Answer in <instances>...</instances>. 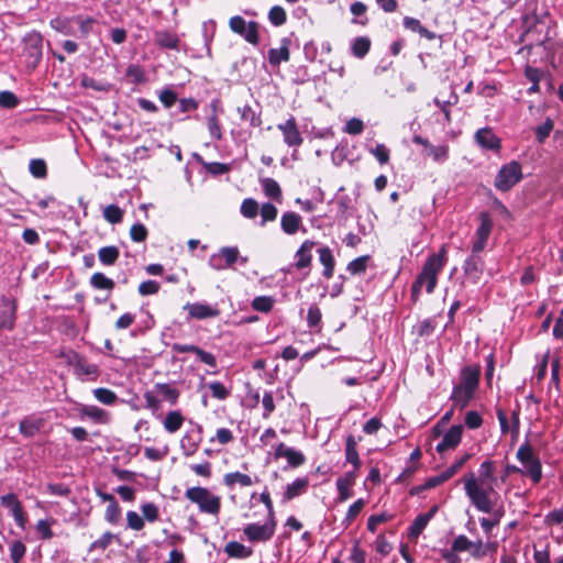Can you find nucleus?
Here are the masks:
<instances>
[{
  "instance_id": "nucleus-7",
  "label": "nucleus",
  "mask_w": 563,
  "mask_h": 563,
  "mask_svg": "<svg viewBox=\"0 0 563 563\" xmlns=\"http://www.w3.org/2000/svg\"><path fill=\"white\" fill-rule=\"evenodd\" d=\"M522 178L521 165L511 161L499 169L495 178V187L500 191H508Z\"/></svg>"
},
{
  "instance_id": "nucleus-55",
  "label": "nucleus",
  "mask_w": 563,
  "mask_h": 563,
  "mask_svg": "<svg viewBox=\"0 0 563 563\" xmlns=\"http://www.w3.org/2000/svg\"><path fill=\"white\" fill-rule=\"evenodd\" d=\"M459 96L452 91L448 100H440L439 98L434 99V103L437 107L441 109V111L444 113L445 119L450 120V110L449 107L457 103Z\"/></svg>"
},
{
  "instance_id": "nucleus-62",
  "label": "nucleus",
  "mask_w": 563,
  "mask_h": 563,
  "mask_svg": "<svg viewBox=\"0 0 563 563\" xmlns=\"http://www.w3.org/2000/svg\"><path fill=\"white\" fill-rule=\"evenodd\" d=\"M114 536L110 531L104 532L99 539L93 541L90 545V551L92 550H106L112 542Z\"/></svg>"
},
{
  "instance_id": "nucleus-12",
  "label": "nucleus",
  "mask_w": 563,
  "mask_h": 563,
  "mask_svg": "<svg viewBox=\"0 0 563 563\" xmlns=\"http://www.w3.org/2000/svg\"><path fill=\"white\" fill-rule=\"evenodd\" d=\"M452 550L455 552L468 551L472 556L476 559H481L486 555V547L482 540L471 541L463 534H460L454 539Z\"/></svg>"
},
{
  "instance_id": "nucleus-53",
  "label": "nucleus",
  "mask_w": 563,
  "mask_h": 563,
  "mask_svg": "<svg viewBox=\"0 0 563 563\" xmlns=\"http://www.w3.org/2000/svg\"><path fill=\"white\" fill-rule=\"evenodd\" d=\"M258 211L262 217V225H265L266 222L274 221L278 214L277 208L271 202L263 203Z\"/></svg>"
},
{
  "instance_id": "nucleus-40",
  "label": "nucleus",
  "mask_w": 563,
  "mask_h": 563,
  "mask_svg": "<svg viewBox=\"0 0 563 563\" xmlns=\"http://www.w3.org/2000/svg\"><path fill=\"white\" fill-rule=\"evenodd\" d=\"M95 398L107 406H112L117 402L118 396L109 388L99 387L92 390Z\"/></svg>"
},
{
  "instance_id": "nucleus-24",
  "label": "nucleus",
  "mask_w": 563,
  "mask_h": 563,
  "mask_svg": "<svg viewBox=\"0 0 563 563\" xmlns=\"http://www.w3.org/2000/svg\"><path fill=\"white\" fill-rule=\"evenodd\" d=\"M309 487L308 477H298L294 482L289 483L283 494V500L289 501L298 496L303 495Z\"/></svg>"
},
{
  "instance_id": "nucleus-2",
  "label": "nucleus",
  "mask_w": 563,
  "mask_h": 563,
  "mask_svg": "<svg viewBox=\"0 0 563 563\" xmlns=\"http://www.w3.org/2000/svg\"><path fill=\"white\" fill-rule=\"evenodd\" d=\"M446 264V251L444 247L438 253L430 254L421 272L411 285V300L417 302L420 298L421 290L424 287L428 294H432L438 284V276Z\"/></svg>"
},
{
  "instance_id": "nucleus-64",
  "label": "nucleus",
  "mask_w": 563,
  "mask_h": 563,
  "mask_svg": "<svg viewBox=\"0 0 563 563\" xmlns=\"http://www.w3.org/2000/svg\"><path fill=\"white\" fill-rule=\"evenodd\" d=\"M553 130V122L550 119H547L541 125L536 129V137L539 143H543L544 140L550 135Z\"/></svg>"
},
{
  "instance_id": "nucleus-42",
  "label": "nucleus",
  "mask_w": 563,
  "mask_h": 563,
  "mask_svg": "<svg viewBox=\"0 0 563 563\" xmlns=\"http://www.w3.org/2000/svg\"><path fill=\"white\" fill-rule=\"evenodd\" d=\"M90 285L96 289L112 290L114 282L103 273H95L90 278Z\"/></svg>"
},
{
  "instance_id": "nucleus-18",
  "label": "nucleus",
  "mask_w": 563,
  "mask_h": 563,
  "mask_svg": "<svg viewBox=\"0 0 563 563\" xmlns=\"http://www.w3.org/2000/svg\"><path fill=\"white\" fill-rule=\"evenodd\" d=\"M462 434L463 427L461 424L452 426L437 444V452L442 453L448 450H454L460 444Z\"/></svg>"
},
{
  "instance_id": "nucleus-44",
  "label": "nucleus",
  "mask_w": 563,
  "mask_h": 563,
  "mask_svg": "<svg viewBox=\"0 0 563 563\" xmlns=\"http://www.w3.org/2000/svg\"><path fill=\"white\" fill-rule=\"evenodd\" d=\"M42 423L40 420H35L32 418H24L20 422V432L25 437L34 435L41 428Z\"/></svg>"
},
{
  "instance_id": "nucleus-36",
  "label": "nucleus",
  "mask_w": 563,
  "mask_h": 563,
  "mask_svg": "<svg viewBox=\"0 0 563 563\" xmlns=\"http://www.w3.org/2000/svg\"><path fill=\"white\" fill-rule=\"evenodd\" d=\"M15 322V309L14 307L5 302L3 308L0 310V331L12 330Z\"/></svg>"
},
{
  "instance_id": "nucleus-25",
  "label": "nucleus",
  "mask_w": 563,
  "mask_h": 563,
  "mask_svg": "<svg viewBox=\"0 0 563 563\" xmlns=\"http://www.w3.org/2000/svg\"><path fill=\"white\" fill-rule=\"evenodd\" d=\"M257 482L258 478L256 476L253 478L252 476L240 472L227 473L223 476L224 485L231 489L234 488L235 485L249 487Z\"/></svg>"
},
{
  "instance_id": "nucleus-6",
  "label": "nucleus",
  "mask_w": 563,
  "mask_h": 563,
  "mask_svg": "<svg viewBox=\"0 0 563 563\" xmlns=\"http://www.w3.org/2000/svg\"><path fill=\"white\" fill-rule=\"evenodd\" d=\"M66 363L73 367L74 374L80 380H96L100 375L97 364L89 363L84 356L70 351L65 354Z\"/></svg>"
},
{
  "instance_id": "nucleus-21",
  "label": "nucleus",
  "mask_w": 563,
  "mask_h": 563,
  "mask_svg": "<svg viewBox=\"0 0 563 563\" xmlns=\"http://www.w3.org/2000/svg\"><path fill=\"white\" fill-rule=\"evenodd\" d=\"M280 228L283 232L288 235L296 234L300 229H302L303 232L306 231V229L302 228V218L294 211H286L282 214Z\"/></svg>"
},
{
  "instance_id": "nucleus-8",
  "label": "nucleus",
  "mask_w": 563,
  "mask_h": 563,
  "mask_svg": "<svg viewBox=\"0 0 563 563\" xmlns=\"http://www.w3.org/2000/svg\"><path fill=\"white\" fill-rule=\"evenodd\" d=\"M229 26L232 32L242 36L250 44H258V23L255 21H245L240 15H234L229 21Z\"/></svg>"
},
{
  "instance_id": "nucleus-5",
  "label": "nucleus",
  "mask_w": 563,
  "mask_h": 563,
  "mask_svg": "<svg viewBox=\"0 0 563 563\" xmlns=\"http://www.w3.org/2000/svg\"><path fill=\"white\" fill-rule=\"evenodd\" d=\"M185 497L196 504L201 512L218 515L221 508V498L213 495L206 487H191L185 492Z\"/></svg>"
},
{
  "instance_id": "nucleus-41",
  "label": "nucleus",
  "mask_w": 563,
  "mask_h": 563,
  "mask_svg": "<svg viewBox=\"0 0 563 563\" xmlns=\"http://www.w3.org/2000/svg\"><path fill=\"white\" fill-rule=\"evenodd\" d=\"M155 389L165 400L175 405L179 397V391L169 384H156Z\"/></svg>"
},
{
  "instance_id": "nucleus-32",
  "label": "nucleus",
  "mask_w": 563,
  "mask_h": 563,
  "mask_svg": "<svg viewBox=\"0 0 563 563\" xmlns=\"http://www.w3.org/2000/svg\"><path fill=\"white\" fill-rule=\"evenodd\" d=\"M238 112L242 121H246L251 126L257 128L262 124L261 112L253 109L250 104L238 108Z\"/></svg>"
},
{
  "instance_id": "nucleus-3",
  "label": "nucleus",
  "mask_w": 563,
  "mask_h": 563,
  "mask_svg": "<svg viewBox=\"0 0 563 563\" xmlns=\"http://www.w3.org/2000/svg\"><path fill=\"white\" fill-rule=\"evenodd\" d=\"M481 368L478 366H465L461 371V380L454 386L451 400L460 409L465 408L473 398L479 383Z\"/></svg>"
},
{
  "instance_id": "nucleus-48",
  "label": "nucleus",
  "mask_w": 563,
  "mask_h": 563,
  "mask_svg": "<svg viewBox=\"0 0 563 563\" xmlns=\"http://www.w3.org/2000/svg\"><path fill=\"white\" fill-rule=\"evenodd\" d=\"M26 553L25 544L20 540L10 543V558L12 563H20Z\"/></svg>"
},
{
  "instance_id": "nucleus-39",
  "label": "nucleus",
  "mask_w": 563,
  "mask_h": 563,
  "mask_svg": "<svg viewBox=\"0 0 563 563\" xmlns=\"http://www.w3.org/2000/svg\"><path fill=\"white\" fill-rule=\"evenodd\" d=\"M74 23V16L73 18H55L51 21V26L64 34V35H74L75 32L73 30L71 24Z\"/></svg>"
},
{
  "instance_id": "nucleus-60",
  "label": "nucleus",
  "mask_w": 563,
  "mask_h": 563,
  "mask_svg": "<svg viewBox=\"0 0 563 563\" xmlns=\"http://www.w3.org/2000/svg\"><path fill=\"white\" fill-rule=\"evenodd\" d=\"M364 130V123L361 119L358 118H352L350 119L345 125H344V129L343 131L347 134H351V135H357V134H361Z\"/></svg>"
},
{
  "instance_id": "nucleus-63",
  "label": "nucleus",
  "mask_w": 563,
  "mask_h": 563,
  "mask_svg": "<svg viewBox=\"0 0 563 563\" xmlns=\"http://www.w3.org/2000/svg\"><path fill=\"white\" fill-rule=\"evenodd\" d=\"M369 153L376 157L379 164H386L389 161L390 152L384 144H377L369 150Z\"/></svg>"
},
{
  "instance_id": "nucleus-14",
  "label": "nucleus",
  "mask_w": 563,
  "mask_h": 563,
  "mask_svg": "<svg viewBox=\"0 0 563 563\" xmlns=\"http://www.w3.org/2000/svg\"><path fill=\"white\" fill-rule=\"evenodd\" d=\"M275 459H286L290 467L296 468L305 464V454L294 448L287 446L285 443H278L274 449Z\"/></svg>"
},
{
  "instance_id": "nucleus-15",
  "label": "nucleus",
  "mask_w": 563,
  "mask_h": 563,
  "mask_svg": "<svg viewBox=\"0 0 563 563\" xmlns=\"http://www.w3.org/2000/svg\"><path fill=\"white\" fill-rule=\"evenodd\" d=\"M277 129L282 132L284 142L290 147H298L302 144L303 139L297 126L294 117H290L286 122L277 124Z\"/></svg>"
},
{
  "instance_id": "nucleus-33",
  "label": "nucleus",
  "mask_w": 563,
  "mask_h": 563,
  "mask_svg": "<svg viewBox=\"0 0 563 563\" xmlns=\"http://www.w3.org/2000/svg\"><path fill=\"white\" fill-rule=\"evenodd\" d=\"M220 256L224 261V264L229 267H232L239 260L241 264L247 263V257H241L239 249L236 246H224L220 250Z\"/></svg>"
},
{
  "instance_id": "nucleus-46",
  "label": "nucleus",
  "mask_w": 563,
  "mask_h": 563,
  "mask_svg": "<svg viewBox=\"0 0 563 563\" xmlns=\"http://www.w3.org/2000/svg\"><path fill=\"white\" fill-rule=\"evenodd\" d=\"M274 299L269 296H258L252 301V308L256 311L267 313L273 309Z\"/></svg>"
},
{
  "instance_id": "nucleus-51",
  "label": "nucleus",
  "mask_w": 563,
  "mask_h": 563,
  "mask_svg": "<svg viewBox=\"0 0 563 563\" xmlns=\"http://www.w3.org/2000/svg\"><path fill=\"white\" fill-rule=\"evenodd\" d=\"M369 47L371 41L367 37H357L353 42L352 52L356 57L362 58L367 54Z\"/></svg>"
},
{
  "instance_id": "nucleus-47",
  "label": "nucleus",
  "mask_w": 563,
  "mask_h": 563,
  "mask_svg": "<svg viewBox=\"0 0 563 563\" xmlns=\"http://www.w3.org/2000/svg\"><path fill=\"white\" fill-rule=\"evenodd\" d=\"M121 516L122 512L118 501L108 504L104 512L106 521H108L110 525H118L121 520Z\"/></svg>"
},
{
  "instance_id": "nucleus-17",
  "label": "nucleus",
  "mask_w": 563,
  "mask_h": 563,
  "mask_svg": "<svg viewBox=\"0 0 563 563\" xmlns=\"http://www.w3.org/2000/svg\"><path fill=\"white\" fill-rule=\"evenodd\" d=\"M1 505L8 508L14 518L15 523L21 528H25L26 518L21 503L14 494H7L1 497Z\"/></svg>"
},
{
  "instance_id": "nucleus-11",
  "label": "nucleus",
  "mask_w": 563,
  "mask_h": 563,
  "mask_svg": "<svg viewBox=\"0 0 563 563\" xmlns=\"http://www.w3.org/2000/svg\"><path fill=\"white\" fill-rule=\"evenodd\" d=\"M42 36L37 33L29 34L25 37L23 55L31 68H35L42 59Z\"/></svg>"
},
{
  "instance_id": "nucleus-49",
  "label": "nucleus",
  "mask_w": 563,
  "mask_h": 563,
  "mask_svg": "<svg viewBox=\"0 0 563 563\" xmlns=\"http://www.w3.org/2000/svg\"><path fill=\"white\" fill-rule=\"evenodd\" d=\"M103 218L108 222L117 224L122 221L123 211L117 205H109L103 210Z\"/></svg>"
},
{
  "instance_id": "nucleus-50",
  "label": "nucleus",
  "mask_w": 563,
  "mask_h": 563,
  "mask_svg": "<svg viewBox=\"0 0 563 563\" xmlns=\"http://www.w3.org/2000/svg\"><path fill=\"white\" fill-rule=\"evenodd\" d=\"M74 23L79 26L80 36L86 37L92 31V26L96 23L93 18H85L82 15L74 16Z\"/></svg>"
},
{
  "instance_id": "nucleus-13",
  "label": "nucleus",
  "mask_w": 563,
  "mask_h": 563,
  "mask_svg": "<svg viewBox=\"0 0 563 563\" xmlns=\"http://www.w3.org/2000/svg\"><path fill=\"white\" fill-rule=\"evenodd\" d=\"M184 309L188 312V317L195 320L217 318L220 314L217 305L207 302H188L184 306Z\"/></svg>"
},
{
  "instance_id": "nucleus-35",
  "label": "nucleus",
  "mask_w": 563,
  "mask_h": 563,
  "mask_svg": "<svg viewBox=\"0 0 563 563\" xmlns=\"http://www.w3.org/2000/svg\"><path fill=\"white\" fill-rule=\"evenodd\" d=\"M224 552L228 554V556L236 559H246L250 558L253 553L251 548H247L236 541L227 543L224 547Z\"/></svg>"
},
{
  "instance_id": "nucleus-56",
  "label": "nucleus",
  "mask_w": 563,
  "mask_h": 563,
  "mask_svg": "<svg viewBox=\"0 0 563 563\" xmlns=\"http://www.w3.org/2000/svg\"><path fill=\"white\" fill-rule=\"evenodd\" d=\"M30 173L36 178H44L47 173L46 163L41 158H34L29 165Z\"/></svg>"
},
{
  "instance_id": "nucleus-31",
  "label": "nucleus",
  "mask_w": 563,
  "mask_h": 563,
  "mask_svg": "<svg viewBox=\"0 0 563 563\" xmlns=\"http://www.w3.org/2000/svg\"><path fill=\"white\" fill-rule=\"evenodd\" d=\"M155 43L163 48L177 49L179 38L176 33L158 31L155 33Z\"/></svg>"
},
{
  "instance_id": "nucleus-10",
  "label": "nucleus",
  "mask_w": 563,
  "mask_h": 563,
  "mask_svg": "<svg viewBox=\"0 0 563 563\" xmlns=\"http://www.w3.org/2000/svg\"><path fill=\"white\" fill-rule=\"evenodd\" d=\"M479 220V227L476 229L473 238L472 253L484 251L493 230V220L487 212H481Z\"/></svg>"
},
{
  "instance_id": "nucleus-38",
  "label": "nucleus",
  "mask_w": 563,
  "mask_h": 563,
  "mask_svg": "<svg viewBox=\"0 0 563 563\" xmlns=\"http://www.w3.org/2000/svg\"><path fill=\"white\" fill-rule=\"evenodd\" d=\"M120 256L119 249L117 246H103L98 251V257L101 264L111 266L115 264Z\"/></svg>"
},
{
  "instance_id": "nucleus-23",
  "label": "nucleus",
  "mask_w": 563,
  "mask_h": 563,
  "mask_svg": "<svg viewBox=\"0 0 563 563\" xmlns=\"http://www.w3.org/2000/svg\"><path fill=\"white\" fill-rule=\"evenodd\" d=\"M211 113L207 118V128L209 131L210 136L213 140H221L222 139V130L219 121V115L222 113V110L219 107L218 101L213 100L210 103Z\"/></svg>"
},
{
  "instance_id": "nucleus-4",
  "label": "nucleus",
  "mask_w": 563,
  "mask_h": 563,
  "mask_svg": "<svg viewBox=\"0 0 563 563\" xmlns=\"http://www.w3.org/2000/svg\"><path fill=\"white\" fill-rule=\"evenodd\" d=\"M517 460L521 463V474L530 477L532 483L538 484L542 479V464L532 446L525 442L516 453Z\"/></svg>"
},
{
  "instance_id": "nucleus-29",
  "label": "nucleus",
  "mask_w": 563,
  "mask_h": 563,
  "mask_svg": "<svg viewBox=\"0 0 563 563\" xmlns=\"http://www.w3.org/2000/svg\"><path fill=\"white\" fill-rule=\"evenodd\" d=\"M79 413L81 417H88L95 422L107 423L109 421V413L97 406L84 405L79 409Z\"/></svg>"
},
{
  "instance_id": "nucleus-19",
  "label": "nucleus",
  "mask_w": 563,
  "mask_h": 563,
  "mask_svg": "<svg viewBox=\"0 0 563 563\" xmlns=\"http://www.w3.org/2000/svg\"><path fill=\"white\" fill-rule=\"evenodd\" d=\"M316 243L311 240H306L301 243L299 249L295 253V263L294 266L298 271L310 269L312 262V250Z\"/></svg>"
},
{
  "instance_id": "nucleus-1",
  "label": "nucleus",
  "mask_w": 563,
  "mask_h": 563,
  "mask_svg": "<svg viewBox=\"0 0 563 563\" xmlns=\"http://www.w3.org/2000/svg\"><path fill=\"white\" fill-rule=\"evenodd\" d=\"M497 482L495 475V463L490 460L484 461L478 468V476L470 473L464 477V489L472 505L482 512L493 511L497 496L494 485Z\"/></svg>"
},
{
  "instance_id": "nucleus-34",
  "label": "nucleus",
  "mask_w": 563,
  "mask_h": 563,
  "mask_svg": "<svg viewBox=\"0 0 563 563\" xmlns=\"http://www.w3.org/2000/svg\"><path fill=\"white\" fill-rule=\"evenodd\" d=\"M260 184L262 186V189L268 198L275 199L276 201L282 200V189L279 184L269 177L261 178Z\"/></svg>"
},
{
  "instance_id": "nucleus-26",
  "label": "nucleus",
  "mask_w": 563,
  "mask_h": 563,
  "mask_svg": "<svg viewBox=\"0 0 563 563\" xmlns=\"http://www.w3.org/2000/svg\"><path fill=\"white\" fill-rule=\"evenodd\" d=\"M435 512L437 507H433L429 512L418 515L408 529V537L410 539H417L424 530L429 521L433 518Z\"/></svg>"
},
{
  "instance_id": "nucleus-43",
  "label": "nucleus",
  "mask_w": 563,
  "mask_h": 563,
  "mask_svg": "<svg viewBox=\"0 0 563 563\" xmlns=\"http://www.w3.org/2000/svg\"><path fill=\"white\" fill-rule=\"evenodd\" d=\"M260 207L255 199L246 198L242 201L240 211L246 219H254L258 213Z\"/></svg>"
},
{
  "instance_id": "nucleus-59",
  "label": "nucleus",
  "mask_w": 563,
  "mask_h": 563,
  "mask_svg": "<svg viewBox=\"0 0 563 563\" xmlns=\"http://www.w3.org/2000/svg\"><path fill=\"white\" fill-rule=\"evenodd\" d=\"M209 389L212 397L219 400H224L230 395V390L221 382H211Z\"/></svg>"
},
{
  "instance_id": "nucleus-45",
  "label": "nucleus",
  "mask_w": 563,
  "mask_h": 563,
  "mask_svg": "<svg viewBox=\"0 0 563 563\" xmlns=\"http://www.w3.org/2000/svg\"><path fill=\"white\" fill-rule=\"evenodd\" d=\"M268 20L274 26H280L286 23L287 14L283 7L274 5L268 12Z\"/></svg>"
},
{
  "instance_id": "nucleus-27",
  "label": "nucleus",
  "mask_w": 563,
  "mask_h": 563,
  "mask_svg": "<svg viewBox=\"0 0 563 563\" xmlns=\"http://www.w3.org/2000/svg\"><path fill=\"white\" fill-rule=\"evenodd\" d=\"M476 142L484 148L497 150L500 147L499 139L489 128L479 129L475 134Z\"/></svg>"
},
{
  "instance_id": "nucleus-16",
  "label": "nucleus",
  "mask_w": 563,
  "mask_h": 563,
  "mask_svg": "<svg viewBox=\"0 0 563 563\" xmlns=\"http://www.w3.org/2000/svg\"><path fill=\"white\" fill-rule=\"evenodd\" d=\"M202 427L196 426V429L187 431L180 439V449L185 456H192L199 449L202 441Z\"/></svg>"
},
{
  "instance_id": "nucleus-58",
  "label": "nucleus",
  "mask_w": 563,
  "mask_h": 563,
  "mask_svg": "<svg viewBox=\"0 0 563 563\" xmlns=\"http://www.w3.org/2000/svg\"><path fill=\"white\" fill-rule=\"evenodd\" d=\"M416 333L419 336H429L433 333L435 329V323L433 319H424L420 322H418L415 327Z\"/></svg>"
},
{
  "instance_id": "nucleus-37",
  "label": "nucleus",
  "mask_w": 563,
  "mask_h": 563,
  "mask_svg": "<svg viewBox=\"0 0 563 563\" xmlns=\"http://www.w3.org/2000/svg\"><path fill=\"white\" fill-rule=\"evenodd\" d=\"M184 420V416L180 411H169L163 421L164 429L168 433H175L181 428Z\"/></svg>"
},
{
  "instance_id": "nucleus-30",
  "label": "nucleus",
  "mask_w": 563,
  "mask_h": 563,
  "mask_svg": "<svg viewBox=\"0 0 563 563\" xmlns=\"http://www.w3.org/2000/svg\"><path fill=\"white\" fill-rule=\"evenodd\" d=\"M319 253V261L323 265V273L322 275L325 278H331L334 273V257L332 254V251L328 247H321L318 250Z\"/></svg>"
},
{
  "instance_id": "nucleus-28",
  "label": "nucleus",
  "mask_w": 563,
  "mask_h": 563,
  "mask_svg": "<svg viewBox=\"0 0 563 563\" xmlns=\"http://www.w3.org/2000/svg\"><path fill=\"white\" fill-rule=\"evenodd\" d=\"M354 482H355L354 472H349L343 477H340L336 481L339 499L341 501H345L352 496L351 487L354 485Z\"/></svg>"
},
{
  "instance_id": "nucleus-57",
  "label": "nucleus",
  "mask_w": 563,
  "mask_h": 563,
  "mask_svg": "<svg viewBox=\"0 0 563 563\" xmlns=\"http://www.w3.org/2000/svg\"><path fill=\"white\" fill-rule=\"evenodd\" d=\"M142 515L144 520L154 522L158 519L159 510L154 503H145L141 506Z\"/></svg>"
},
{
  "instance_id": "nucleus-52",
  "label": "nucleus",
  "mask_w": 563,
  "mask_h": 563,
  "mask_svg": "<svg viewBox=\"0 0 563 563\" xmlns=\"http://www.w3.org/2000/svg\"><path fill=\"white\" fill-rule=\"evenodd\" d=\"M368 258H369V256L365 255V256H360V257L353 260L352 262H350L347 264V267H346L347 272L351 273L352 275H358V274L365 273Z\"/></svg>"
},
{
  "instance_id": "nucleus-22",
  "label": "nucleus",
  "mask_w": 563,
  "mask_h": 563,
  "mask_svg": "<svg viewBox=\"0 0 563 563\" xmlns=\"http://www.w3.org/2000/svg\"><path fill=\"white\" fill-rule=\"evenodd\" d=\"M290 38L289 37H283L280 40V46L277 48H271L268 51V62L272 66H278L280 63H286L290 58Z\"/></svg>"
},
{
  "instance_id": "nucleus-20",
  "label": "nucleus",
  "mask_w": 563,
  "mask_h": 563,
  "mask_svg": "<svg viewBox=\"0 0 563 563\" xmlns=\"http://www.w3.org/2000/svg\"><path fill=\"white\" fill-rule=\"evenodd\" d=\"M479 253H472L464 262L463 271L465 276L472 280V283H478L483 273L484 262L478 255Z\"/></svg>"
},
{
  "instance_id": "nucleus-9",
  "label": "nucleus",
  "mask_w": 563,
  "mask_h": 563,
  "mask_svg": "<svg viewBox=\"0 0 563 563\" xmlns=\"http://www.w3.org/2000/svg\"><path fill=\"white\" fill-rule=\"evenodd\" d=\"M276 521L269 519L263 523H249L243 528V533L250 542H267L275 533Z\"/></svg>"
},
{
  "instance_id": "nucleus-54",
  "label": "nucleus",
  "mask_w": 563,
  "mask_h": 563,
  "mask_svg": "<svg viewBox=\"0 0 563 563\" xmlns=\"http://www.w3.org/2000/svg\"><path fill=\"white\" fill-rule=\"evenodd\" d=\"M145 520L136 511L130 510L126 512V526L129 529L140 531L144 528Z\"/></svg>"
},
{
  "instance_id": "nucleus-61",
  "label": "nucleus",
  "mask_w": 563,
  "mask_h": 563,
  "mask_svg": "<svg viewBox=\"0 0 563 563\" xmlns=\"http://www.w3.org/2000/svg\"><path fill=\"white\" fill-rule=\"evenodd\" d=\"M130 236L134 242H144L147 238V229L142 223H135L130 229Z\"/></svg>"
}]
</instances>
